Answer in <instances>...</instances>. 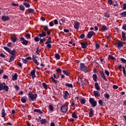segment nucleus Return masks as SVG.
<instances>
[{
	"label": "nucleus",
	"mask_w": 126,
	"mask_h": 126,
	"mask_svg": "<svg viewBox=\"0 0 126 126\" xmlns=\"http://www.w3.org/2000/svg\"><path fill=\"white\" fill-rule=\"evenodd\" d=\"M5 91V92H8V90H9V87L6 85L5 83H0V91Z\"/></svg>",
	"instance_id": "1"
},
{
	"label": "nucleus",
	"mask_w": 126,
	"mask_h": 126,
	"mask_svg": "<svg viewBox=\"0 0 126 126\" xmlns=\"http://www.w3.org/2000/svg\"><path fill=\"white\" fill-rule=\"evenodd\" d=\"M80 70H81V71H84L85 73L88 72L87 66H85V64L84 63L80 64Z\"/></svg>",
	"instance_id": "2"
},
{
	"label": "nucleus",
	"mask_w": 126,
	"mask_h": 126,
	"mask_svg": "<svg viewBox=\"0 0 126 126\" xmlns=\"http://www.w3.org/2000/svg\"><path fill=\"white\" fill-rule=\"evenodd\" d=\"M28 96L30 98L32 101H35V100L37 99V97H38V94H33L31 92H29Z\"/></svg>",
	"instance_id": "3"
},
{
	"label": "nucleus",
	"mask_w": 126,
	"mask_h": 126,
	"mask_svg": "<svg viewBox=\"0 0 126 126\" xmlns=\"http://www.w3.org/2000/svg\"><path fill=\"white\" fill-rule=\"evenodd\" d=\"M89 102L93 107H94L97 106V101L94 98H90L89 99Z\"/></svg>",
	"instance_id": "4"
},
{
	"label": "nucleus",
	"mask_w": 126,
	"mask_h": 126,
	"mask_svg": "<svg viewBox=\"0 0 126 126\" xmlns=\"http://www.w3.org/2000/svg\"><path fill=\"white\" fill-rule=\"evenodd\" d=\"M68 109V107H67V105H66V104H64L61 106V111L62 113H65L66 112H67Z\"/></svg>",
	"instance_id": "5"
},
{
	"label": "nucleus",
	"mask_w": 126,
	"mask_h": 126,
	"mask_svg": "<svg viewBox=\"0 0 126 126\" xmlns=\"http://www.w3.org/2000/svg\"><path fill=\"white\" fill-rule=\"evenodd\" d=\"M80 26V23L78 21H76L74 23V28L76 29V30H78Z\"/></svg>",
	"instance_id": "6"
},
{
	"label": "nucleus",
	"mask_w": 126,
	"mask_h": 126,
	"mask_svg": "<svg viewBox=\"0 0 126 126\" xmlns=\"http://www.w3.org/2000/svg\"><path fill=\"white\" fill-rule=\"evenodd\" d=\"M21 41H22L21 42L22 44H23V45H25V46H27V45L28 44V41L25 40V38H24V37H21Z\"/></svg>",
	"instance_id": "7"
},
{
	"label": "nucleus",
	"mask_w": 126,
	"mask_h": 126,
	"mask_svg": "<svg viewBox=\"0 0 126 126\" xmlns=\"http://www.w3.org/2000/svg\"><path fill=\"white\" fill-rule=\"evenodd\" d=\"M94 34H95V32H94L93 31H91L89 32L87 35L88 39H90V38H92Z\"/></svg>",
	"instance_id": "8"
},
{
	"label": "nucleus",
	"mask_w": 126,
	"mask_h": 126,
	"mask_svg": "<svg viewBox=\"0 0 126 126\" xmlns=\"http://www.w3.org/2000/svg\"><path fill=\"white\" fill-rule=\"evenodd\" d=\"M99 73L102 78H103V79L105 80V81H107V78H106V76H105V74L104 73V72L100 71Z\"/></svg>",
	"instance_id": "9"
},
{
	"label": "nucleus",
	"mask_w": 126,
	"mask_h": 126,
	"mask_svg": "<svg viewBox=\"0 0 126 126\" xmlns=\"http://www.w3.org/2000/svg\"><path fill=\"white\" fill-rule=\"evenodd\" d=\"M47 36V33L45 32L44 31H42L41 33L38 34V37H40V38H42V37H46Z\"/></svg>",
	"instance_id": "10"
},
{
	"label": "nucleus",
	"mask_w": 126,
	"mask_h": 126,
	"mask_svg": "<svg viewBox=\"0 0 126 126\" xmlns=\"http://www.w3.org/2000/svg\"><path fill=\"white\" fill-rule=\"evenodd\" d=\"M1 19L3 20V21H8L10 19L9 17L7 16H2L1 17Z\"/></svg>",
	"instance_id": "11"
},
{
	"label": "nucleus",
	"mask_w": 126,
	"mask_h": 126,
	"mask_svg": "<svg viewBox=\"0 0 126 126\" xmlns=\"http://www.w3.org/2000/svg\"><path fill=\"white\" fill-rule=\"evenodd\" d=\"M117 45H118V48H122V47H123V46L125 45V42L122 41H119L117 43Z\"/></svg>",
	"instance_id": "12"
},
{
	"label": "nucleus",
	"mask_w": 126,
	"mask_h": 126,
	"mask_svg": "<svg viewBox=\"0 0 126 126\" xmlns=\"http://www.w3.org/2000/svg\"><path fill=\"white\" fill-rule=\"evenodd\" d=\"M69 95V93H68V92L65 91L64 92L63 97L64 99H67L68 96Z\"/></svg>",
	"instance_id": "13"
},
{
	"label": "nucleus",
	"mask_w": 126,
	"mask_h": 126,
	"mask_svg": "<svg viewBox=\"0 0 126 126\" xmlns=\"http://www.w3.org/2000/svg\"><path fill=\"white\" fill-rule=\"evenodd\" d=\"M81 47L83 49H85L86 48H87L88 44H87V42H82L81 43Z\"/></svg>",
	"instance_id": "14"
},
{
	"label": "nucleus",
	"mask_w": 126,
	"mask_h": 126,
	"mask_svg": "<svg viewBox=\"0 0 126 126\" xmlns=\"http://www.w3.org/2000/svg\"><path fill=\"white\" fill-rule=\"evenodd\" d=\"M99 91H94V95L95 97H100V93L98 92Z\"/></svg>",
	"instance_id": "15"
},
{
	"label": "nucleus",
	"mask_w": 126,
	"mask_h": 126,
	"mask_svg": "<svg viewBox=\"0 0 126 126\" xmlns=\"http://www.w3.org/2000/svg\"><path fill=\"white\" fill-rule=\"evenodd\" d=\"M35 72H36V70L35 69L32 70L31 72V75L32 76V78L33 79L36 77V76L35 75Z\"/></svg>",
	"instance_id": "16"
},
{
	"label": "nucleus",
	"mask_w": 126,
	"mask_h": 126,
	"mask_svg": "<svg viewBox=\"0 0 126 126\" xmlns=\"http://www.w3.org/2000/svg\"><path fill=\"white\" fill-rule=\"evenodd\" d=\"M5 116H6V113H5V110L3 108L1 111V117L5 118Z\"/></svg>",
	"instance_id": "17"
},
{
	"label": "nucleus",
	"mask_w": 126,
	"mask_h": 126,
	"mask_svg": "<svg viewBox=\"0 0 126 126\" xmlns=\"http://www.w3.org/2000/svg\"><path fill=\"white\" fill-rule=\"evenodd\" d=\"M94 87L96 90H97V91H99L100 90V86H99L98 83H95Z\"/></svg>",
	"instance_id": "18"
},
{
	"label": "nucleus",
	"mask_w": 126,
	"mask_h": 126,
	"mask_svg": "<svg viewBox=\"0 0 126 126\" xmlns=\"http://www.w3.org/2000/svg\"><path fill=\"white\" fill-rule=\"evenodd\" d=\"M23 4H24V5L25 6V7H30V4H29L28 1H25L23 3Z\"/></svg>",
	"instance_id": "19"
},
{
	"label": "nucleus",
	"mask_w": 126,
	"mask_h": 126,
	"mask_svg": "<svg viewBox=\"0 0 126 126\" xmlns=\"http://www.w3.org/2000/svg\"><path fill=\"white\" fill-rule=\"evenodd\" d=\"M11 39L12 42H13V43H15V42H16L17 40V37H16V36L14 35L11 37Z\"/></svg>",
	"instance_id": "20"
},
{
	"label": "nucleus",
	"mask_w": 126,
	"mask_h": 126,
	"mask_svg": "<svg viewBox=\"0 0 126 126\" xmlns=\"http://www.w3.org/2000/svg\"><path fill=\"white\" fill-rule=\"evenodd\" d=\"M93 115H94V113H93V109L90 108L89 112V117L92 118V117H93Z\"/></svg>",
	"instance_id": "21"
},
{
	"label": "nucleus",
	"mask_w": 126,
	"mask_h": 126,
	"mask_svg": "<svg viewBox=\"0 0 126 126\" xmlns=\"http://www.w3.org/2000/svg\"><path fill=\"white\" fill-rule=\"evenodd\" d=\"M18 77V75H17V73H15L14 75L12 76V80L13 81L17 80Z\"/></svg>",
	"instance_id": "22"
},
{
	"label": "nucleus",
	"mask_w": 126,
	"mask_h": 126,
	"mask_svg": "<svg viewBox=\"0 0 126 126\" xmlns=\"http://www.w3.org/2000/svg\"><path fill=\"white\" fill-rule=\"evenodd\" d=\"M63 73L65 74V75H66L67 76H69V75H70V73H69V71H68V70H63Z\"/></svg>",
	"instance_id": "23"
},
{
	"label": "nucleus",
	"mask_w": 126,
	"mask_h": 126,
	"mask_svg": "<svg viewBox=\"0 0 126 126\" xmlns=\"http://www.w3.org/2000/svg\"><path fill=\"white\" fill-rule=\"evenodd\" d=\"M20 10L21 11H23V12H24V10H25V7L22 4H21L19 6Z\"/></svg>",
	"instance_id": "24"
},
{
	"label": "nucleus",
	"mask_w": 126,
	"mask_h": 126,
	"mask_svg": "<svg viewBox=\"0 0 126 126\" xmlns=\"http://www.w3.org/2000/svg\"><path fill=\"white\" fill-rule=\"evenodd\" d=\"M15 56H11L10 58V59L9 60V63H12V62L14 61V59H15Z\"/></svg>",
	"instance_id": "25"
},
{
	"label": "nucleus",
	"mask_w": 126,
	"mask_h": 126,
	"mask_svg": "<svg viewBox=\"0 0 126 126\" xmlns=\"http://www.w3.org/2000/svg\"><path fill=\"white\" fill-rule=\"evenodd\" d=\"M78 80L79 83H81L82 85H84V82L83 81V80H82V78L79 77L78 78Z\"/></svg>",
	"instance_id": "26"
},
{
	"label": "nucleus",
	"mask_w": 126,
	"mask_h": 126,
	"mask_svg": "<svg viewBox=\"0 0 126 126\" xmlns=\"http://www.w3.org/2000/svg\"><path fill=\"white\" fill-rule=\"evenodd\" d=\"M33 112H36V113H39V114H43V112H42V110H41L40 109H35L33 110Z\"/></svg>",
	"instance_id": "27"
},
{
	"label": "nucleus",
	"mask_w": 126,
	"mask_h": 126,
	"mask_svg": "<svg viewBox=\"0 0 126 126\" xmlns=\"http://www.w3.org/2000/svg\"><path fill=\"white\" fill-rule=\"evenodd\" d=\"M45 44H52V38H51V37H49L47 41L45 42Z\"/></svg>",
	"instance_id": "28"
},
{
	"label": "nucleus",
	"mask_w": 126,
	"mask_h": 126,
	"mask_svg": "<svg viewBox=\"0 0 126 126\" xmlns=\"http://www.w3.org/2000/svg\"><path fill=\"white\" fill-rule=\"evenodd\" d=\"M65 86L66 87H69L70 88H73V86L72 85V84H68V83H66L65 84Z\"/></svg>",
	"instance_id": "29"
},
{
	"label": "nucleus",
	"mask_w": 126,
	"mask_h": 126,
	"mask_svg": "<svg viewBox=\"0 0 126 126\" xmlns=\"http://www.w3.org/2000/svg\"><path fill=\"white\" fill-rule=\"evenodd\" d=\"M122 38L123 39V40L126 41V33H125L124 32H122Z\"/></svg>",
	"instance_id": "30"
},
{
	"label": "nucleus",
	"mask_w": 126,
	"mask_h": 126,
	"mask_svg": "<svg viewBox=\"0 0 126 126\" xmlns=\"http://www.w3.org/2000/svg\"><path fill=\"white\" fill-rule=\"evenodd\" d=\"M9 53L11 54L12 56H15V54H16V51L15 50H13L12 51L11 50Z\"/></svg>",
	"instance_id": "31"
},
{
	"label": "nucleus",
	"mask_w": 126,
	"mask_h": 126,
	"mask_svg": "<svg viewBox=\"0 0 126 126\" xmlns=\"http://www.w3.org/2000/svg\"><path fill=\"white\" fill-rule=\"evenodd\" d=\"M93 78L94 82H97V75L94 74L93 75Z\"/></svg>",
	"instance_id": "32"
},
{
	"label": "nucleus",
	"mask_w": 126,
	"mask_h": 126,
	"mask_svg": "<svg viewBox=\"0 0 126 126\" xmlns=\"http://www.w3.org/2000/svg\"><path fill=\"white\" fill-rule=\"evenodd\" d=\"M3 49L6 51V52H8V53H10V51H11V49L8 48L7 47L4 46Z\"/></svg>",
	"instance_id": "33"
},
{
	"label": "nucleus",
	"mask_w": 126,
	"mask_h": 126,
	"mask_svg": "<svg viewBox=\"0 0 126 126\" xmlns=\"http://www.w3.org/2000/svg\"><path fill=\"white\" fill-rule=\"evenodd\" d=\"M40 122L42 125H44V124H46L47 123V120L46 119H42L40 120Z\"/></svg>",
	"instance_id": "34"
},
{
	"label": "nucleus",
	"mask_w": 126,
	"mask_h": 126,
	"mask_svg": "<svg viewBox=\"0 0 126 126\" xmlns=\"http://www.w3.org/2000/svg\"><path fill=\"white\" fill-rule=\"evenodd\" d=\"M55 57L56 60H61V56H60V55L59 54H55Z\"/></svg>",
	"instance_id": "35"
},
{
	"label": "nucleus",
	"mask_w": 126,
	"mask_h": 126,
	"mask_svg": "<svg viewBox=\"0 0 126 126\" xmlns=\"http://www.w3.org/2000/svg\"><path fill=\"white\" fill-rule=\"evenodd\" d=\"M49 109L50 111H51L52 112H53V111H54V106H53L52 104H50L49 105Z\"/></svg>",
	"instance_id": "36"
},
{
	"label": "nucleus",
	"mask_w": 126,
	"mask_h": 126,
	"mask_svg": "<svg viewBox=\"0 0 126 126\" xmlns=\"http://www.w3.org/2000/svg\"><path fill=\"white\" fill-rule=\"evenodd\" d=\"M101 29L103 31H105V30H108V28L106 27V26H102L101 27Z\"/></svg>",
	"instance_id": "37"
},
{
	"label": "nucleus",
	"mask_w": 126,
	"mask_h": 126,
	"mask_svg": "<svg viewBox=\"0 0 126 126\" xmlns=\"http://www.w3.org/2000/svg\"><path fill=\"white\" fill-rule=\"evenodd\" d=\"M104 97L106 98V99H109L110 98V94H109L108 93H106L104 94Z\"/></svg>",
	"instance_id": "38"
},
{
	"label": "nucleus",
	"mask_w": 126,
	"mask_h": 126,
	"mask_svg": "<svg viewBox=\"0 0 126 126\" xmlns=\"http://www.w3.org/2000/svg\"><path fill=\"white\" fill-rule=\"evenodd\" d=\"M72 118H74V119H77V115H76L74 112L72 113Z\"/></svg>",
	"instance_id": "39"
},
{
	"label": "nucleus",
	"mask_w": 126,
	"mask_h": 126,
	"mask_svg": "<svg viewBox=\"0 0 126 126\" xmlns=\"http://www.w3.org/2000/svg\"><path fill=\"white\" fill-rule=\"evenodd\" d=\"M28 11L29 13H33V12H34V9L32 8H30L29 9H28Z\"/></svg>",
	"instance_id": "40"
},
{
	"label": "nucleus",
	"mask_w": 126,
	"mask_h": 126,
	"mask_svg": "<svg viewBox=\"0 0 126 126\" xmlns=\"http://www.w3.org/2000/svg\"><path fill=\"white\" fill-rule=\"evenodd\" d=\"M122 68H123L124 75L126 76V68H125V66H122Z\"/></svg>",
	"instance_id": "41"
},
{
	"label": "nucleus",
	"mask_w": 126,
	"mask_h": 126,
	"mask_svg": "<svg viewBox=\"0 0 126 126\" xmlns=\"http://www.w3.org/2000/svg\"><path fill=\"white\" fill-rule=\"evenodd\" d=\"M51 79H52L53 82H54V83H55V84H57V83H58L57 80H56V79H55L53 77H51Z\"/></svg>",
	"instance_id": "42"
},
{
	"label": "nucleus",
	"mask_w": 126,
	"mask_h": 126,
	"mask_svg": "<svg viewBox=\"0 0 126 126\" xmlns=\"http://www.w3.org/2000/svg\"><path fill=\"white\" fill-rule=\"evenodd\" d=\"M121 15H122V17H126V11L121 13Z\"/></svg>",
	"instance_id": "43"
},
{
	"label": "nucleus",
	"mask_w": 126,
	"mask_h": 126,
	"mask_svg": "<svg viewBox=\"0 0 126 126\" xmlns=\"http://www.w3.org/2000/svg\"><path fill=\"white\" fill-rule=\"evenodd\" d=\"M21 101L22 102V103H26V98L24 97L21 98Z\"/></svg>",
	"instance_id": "44"
},
{
	"label": "nucleus",
	"mask_w": 126,
	"mask_h": 126,
	"mask_svg": "<svg viewBox=\"0 0 126 126\" xmlns=\"http://www.w3.org/2000/svg\"><path fill=\"white\" fill-rule=\"evenodd\" d=\"M98 103L100 105V106H103V105H104V103L103 102V100H99Z\"/></svg>",
	"instance_id": "45"
},
{
	"label": "nucleus",
	"mask_w": 126,
	"mask_h": 126,
	"mask_svg": "<svg viewBox=\"0 0 126 126\" xmlns=\"http://www.w3.org/2000/svg\"><path fill=\"white\" fill-rule=\"evenodd\" d=\"M22 62L23 63H26L27 64L28 63V61H27V59H22Z\"/></svg>",
	"instance_id": "46"
},
{
	"label": "nucleus",
	"mask_w": 126,
	"mask_h": 126,
	"mask_svg": "<svg viewBox=\"0 0 126 126\" xmlns=\"http://www.w3.org/2000/svg\"><path fill=\"white\" fill-rule=\"evenodd\" d=\"M44 30V31H49V28L47 26H43Z\"/></svg>",
	"instance_id": "47"
},
{
	"label": "nucleus",
	"mask_w": 126,
	"mask_h": 126,
	"mask_svg": "<svg viewBox=\"0 0 126 126\" xmlns=\"http://www.w3.org/2000/svg\"><path fill=\"white\" fill-rule=\"evenodd\" d=\"M86 102V100H85V99H82L80 100L81 104H85Z\"/></svg>",
	"instance_id": "48"
},
{
	"label": "nucleus",
	"mask_w": 126,
	"mask_h": 126,
	"mask_svg": "<svg viewBox=\"0 0 126 126\" xmlns=\"http://www.w3.org/2000/svg\"><path fill=\"white\" fill-rule=\"evenodd\" d=\"M46 38H44L43 39L40 38V43H44V42H46Z\"/></svg>",
	"instance_id": "49"
},
{
	"label": "nucleus",
	"mask_w": 126,
	"mask_h": 126,
	"mask_svg": "<svg viewBox=\"0 0 126 126\" xmlns=\"http://www.w3.org/2000/svg\"><path fill=\"white\" fill-rule=\"evenodd\" d=\"M34 40L35 42H39V41L40 40V38H39V37L36 36V37H34Z\"/></svg>",
	"instance_id": "50"
},
{
	"label": "nucleus",
	"mask_w": 126,
	"mask_h": 126,
	"mask_svg": "<svg viewBox=\"0 0 126 126\" xmlns=\"http://www.w3.org/2000/svg\"><path fill=\"white\" fill-rule=\"evenodd\" d=\"M36 54L39 55L40 54V48L39 47L36 48Z\"/></svg>",
	"instance_id": "51"
},
{
	"label": "nucleus",
	"mask_w": 126,
	"mask_h": 126,
	"mask_svg": "<svg viewBox=\"0 0 126 126\" xmlns=\"http://www.w3.org/2000/svg\"><path fill=\"white\" fill-rule=\"evenodd\" d=\"M42 85H43V88H45V89H46V90H47V89H48V88H47V84L45 83H43Z\"/></svg>",
	"instance_id": "52"
},
{
	"label": "nucleus",
	"mask_w": 126,
	"mask_h": 126,
	"mask_svg": "<svg viewBox=\"0 0 126 126\" xmlns=\"http://www.w3.org/2000/svg\"><path fill=\"white\" fill-rule=\"evenodd\" d=\"M105 73L107 75V76H109L110 75V72L108 71V70L106 69L105 70Z\"/></svg>",
	"instance_id": "53"
},
{
	"label": "nucleus",
	"mask_w": 126,
	"mask_h": 126,
	"mask_svg": "<svg viewBox=\"0 0 126 126\" xmlns=\"http://www.w3.org/2000/svg\"><path fill=\"white\" fill-rule=\"evenodd\" d=\"M120 60L123 63H126V60L124 58H121Z\"/></svg>",
	"instance_id": "54"
},
{
	"label": "nucleus",
	"mask_w": 126,
	"mask_h": 126,
	"mask_svg": "<svg viewBox=\"0 0 126 126\" xmlns=\"http://www.w3.org/2000/svg\"><path fill=\"white\" fill-rule=\"evenodd\" d=\"M56 71L57 72H60V74L62 73V69L60 68H58L56 70Z\"/></svg>",
	"instance_id": "55"
},
{
	"label": "nucleus",
	"mask_w": 126,
	"mask_h": 126,
	"mask_svg": "<svg viewBox=\"0 0 126 126\" xmlns=\"http://www.w3.org/2000/svg\"><path fill=\"white\" fill-rule=\"evenodd\" d=\"M109 58L111 60H112V61H115V60H116V58H115V57H114L112 55H109Z\"/></svg>",
	"instance_id": "56"
},
{
	"label": "nucleus",
	"mask_w": 126,
	"mask_h": 126,
	"mask_svg": "<svg viewBox=\"0 0 126 126\" xmlns=\"http://www.w3.org/2000/svg\"><path fill=\"white\" fill-rule=\"evenodd\" d=\"M113 4V6H114V7H117V6H119V4H118V1H115V4Z\"/></svg>",
	"instance_id": "57"
},
{
	"label": "nucleus",
	"mask_w": 126,
	"mask_h": 126,
	"mask_svg": "<svg viewBox=\"0 0 126 126\" xmlns=\"http://www.w3.org/2000/svg\"><path fill=\"white\" fill-rule=\"evenodd\" d=\"M25 37L27 38V39H31V36L30 35V34H27L26 35H25Z\"/></svg>",
	"instance_id": "58"
},
{
	"label": "nucleus",
	"mask_w": 126,
	"mask_h": 126,
	"mask_svg": "<svg viewBox=\"0 0 126 126\" xmlns=\"http://www.w3.org/2000/svg\"><path fill=\"white\" fill-rule=\"evenodd\" d=\"M12 6H18V3H15L14 2H12L11 4Z\"/></svg>",
	"instance_id": "59"
},
{
	"label": "nucleus",
	"mask_w": 126,
	"mask_h": 126,
	"mask_svg": "<svg viewBox=\"0 0 126 126\" xmlns=\"http://www.w3.org/2000/svg\"><path fill=\"white\" fill-rule=\"evenodd\" d=\"M53 76L54 78H56V79H58V78H60V76H59V75H56L55 74H54Z\"/></svg>",
	"instance_id": "60"
},
{
	"label": "nucleus",
	"mask_w": 126,
	"mask_h": 126,
	"mask_svg": "<svg viewBox=\"0 0 126 126\" xmlns=\"http://www.w3.org/2000/svg\"><path fill=\"white\" fill-rule=\"evenodd\" d=\"M108 2L109 4H114V3H113V0H108Z\"/></svg>",
	"instance_id": "61"
},
{
	"label": "nucleus",
	"mask_w": 126,
	"mask_h": 126,
	"mask_svg": "<svg viewBox=\"0 0 126 126\" xmlns=\"http://www.w3.org/2000/svg\"><path fill=\"white\" fill-rule=\"evenodd\" d=\"M60 21H61V22H62L63 23H65V19L64 18L61 19Z\"/></svg>",
	"instance_id": "62"
},
{
	"label": "nucleus",
	"mask_w": 126,
	"mask_h": 126,
	"mask_svg": "<svg viewBox=\"0 0 126 126\" xmlns=\"http://www.w3.org/2000/svg\"><path fill=\"white\" fill-rule=\"evenodd\" d=\"M123 9H124V10L126 9V3L123 4Z\"/></svg>",
	"instance_id": "63"
},
{
	"label": "nucleus",
	"mask_w": 126,
	"mask_h": 126,
	"mask_svg": "<svg viewBox=\"0 0 126 126\" xmlns=\"http://www.w3.org/2000/svg\"><path fill=\"white\" fill-rule=\"evenodd\" d=\"M123 29H124V30H125V31H126V24H125L123 26Z\"/></svg>",
	"instance_id": "64"
}]
</instances>
